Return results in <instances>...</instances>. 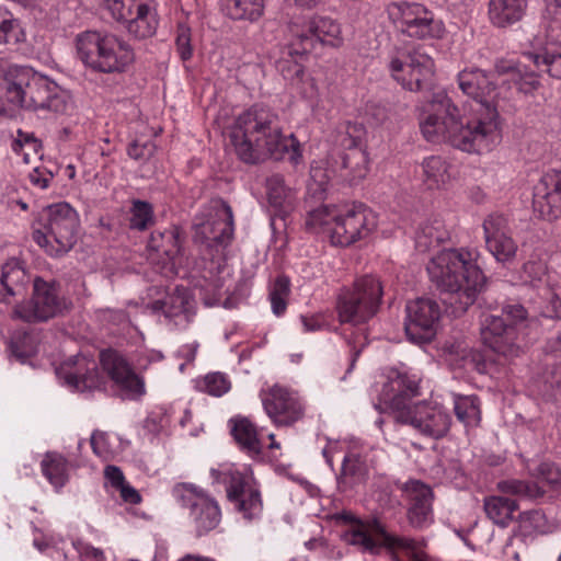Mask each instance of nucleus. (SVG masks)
I'll return each mask as SVG.
<instances>
[{
  "label": "nucleus",
  "instance_id": "obj_16",
  "mask_svg": "<svg viewBox=\"0 0 561 561\" xmlns=\"http://www.w3.org/2000/svg\"><path fill=\"white\" fill-rule=\"evenodd\" d=\"M172 496L182 507L188 510L190 517L199 536L219 525L221 518L219 505L202 488L193 483H178L172 489Z\"/></svg>",
  "mask_w": 561,
  "mask_h": 561
},
{
  "label": "nucleus",
  "instance_id": "obj_37",
  "mask_svg": "<svg viewBox=\"0 0 561 561\" xmlns=\"http://www.w3.org/2000/svg\"><path fill=\"white\" fill-rule=\"evenodd\" d=\"M266 197L275 214H280L291 206L294 192L285 185L280 175H272L266 180Z\"/></svg>",
  "mask_w": 561,
  "mask_h": 561
},
{
  "label": "nucleus",
  "instance_id": "obj_56",
  "mask_svg": "<svg viewBox=\"0 0 561 561\" xmlns=\"http://www.w3.org/2000/svg\"><path fill=\"white\" fill-rule=\"evenodd\" d=\"M156 150V146L151 141L139 144L138 141L131 142L127 148V153L135 160H147Z\"/></svg>",
  "mask_w": 561,
  "mask_h": 561
},
{
  "label": "nucleus",
  "instance_id": "obj_20",
  "mask_svg": "<svg viewBox=\"0 0 561 561\" xmlns=\"http://www.w3.org/2000/svg\"><path fill=\"white\" fill-rule=\"evenodd\" d=\"M404 329L408 339L416 344L430 342L436 334L442 309L428 297L409 301L405 307Z\"/></svg>",
  "mask_w": 561,
  "mask_h": 561
},
{
  "label": "nucleus",
  "instance_id": "obj_62",
  "mask_svg": "<svg viewBox=\"0 0 561 561\" xmlns=\"http://www.w3.org/2000/svg\"><path fill=\"white\" fill-rule=\"evenodd\" d=\"M164 358L163 354L157 350H145L138 354L137 366L139 369H147L150 364L161 362Z\"/></svg>",
  "mask_w": 561,
  "mask_h": 561
},
{
  "label": "nucleus",
  "instance_id": "obj_53",
  "mask_svg": "<svg viewBox=\"0 0 561 561\" xmlns=\"http://www.w3.org/2000/svg\"><path fill=\"white\" fill-rule=\"evenodd\" d=\"M511 77L515 81L517 89L523 93H530L539 85L537 75L534 72H525L524 75L519 69L511 68Z\"/></svg>",
  "mask_w": 561,
  "mask_h": 561
},
{
  "label": "nucleus",
  "instance_id": "obj_39",
  "mask_svg": "<svg viewBox=\"0 0 561 561\" xmlns=\"http://www.w3.org/2000/svg\"><path fill=\"white\" fill-rule=\"evenodd\" d=\"M42 472L56 489H61L68 480V462L61 455L46 454L41 462Z\"/></svg>",
  "mask_w": 561,
  "mask_h": 561
},
{
  "label": "nucleus",
  "instance_id": "obj_26",
  "mask_svg": "<svg viewBox=\"0 0 561 561\" xmlns=\"http://www.w3.org/2000/svg\"><path fill=\"white\" fill-rule=\"evenodd\" d=\"M534 207L547 220L561 217V169L546 172L535 187Z\"/></svg>",
  "mask_w": 561,
  "mask_h": 561
},
{
  "label": "nucleus",
  "instance_id": "obj_59",
  "mask_svg": "<svg viewBox=\"0 0 561 561\" xmlns=\"http://www.w3.org/2000/svg\"><path fill=\"white\" fill-rule=\"evenodd\" d=\"M199 344L198 342L194 341L187 344L182 345L178 352L176 356L180 358H183L185 362L182 363L179 367L181 371H184V367L186 364H191L195 360L197 351H198Z\"/></svg>",
  "mask_w": 561,
  "mask_h": 561
},
{
  "label": "nucleus",
  "instance_id": "obj_6",
  "mask_svg": "<svg viewBox=\"0 0 561 561\" xmlns=\"http://www.w3.org/2000/svg\"><path fill=\"white\" fill-rule=\"evenodd\" d=\"M77 56L85 68L100 73H123L135 62L131 45L113 33L85 31L76 37Z\"/></svg>",
  "mask_w": 561,
  "mask_h": 561
},
{
  "label": "nucleus",
  "instance_id": "obj_43",
  "mask_svg": "<svg viewBox=\"0 0 561 561\" xmlns=\"http://www.w3.org/2000/svg\"><path fill=\"white\" fill-rule=\"evenodd\" d=\"M289 294V278L284 275L278 276L270 289L272 311L275 316L280 317L286 311Z\"/></svg>",
  "mask_w": 561,
  "mask_h": 561
},
{
  "label": "nucleus",
  "instance_id": "obj_25",
  "mask_svg": "<svg viewBox=\"0 0 561 561\" xmlns=\"http://www.w3.org/2000/svg\"><path fill=\"white\" fill-rule=\"evenodd\" d=\"M404 500L408 501V519L415 528H424L433 522V492L419 480H410L402 488Z\"/></svg>",
  "mask_w": 561,
  "mask_h": 561
},
{
  "label": "nucleus",
  "instance_id": "obj_60",
  "mask_svg": "<svg viewBox=\"0 0 561 561\" xmlns=\"http://www.w3.org/2000/svg\"><path fill=\"white\" fill-rule=\"evenodd\" d=\"M523 271L525 280L535 284V282L540 280L545 275L546 268L540 262H527L524 264Z\"/></svg>",
  "mask_w": 561,
  "mask_h": 561
},
{
  "label": "nucleus",
  "instance_id": "obj_7",
  "mask_svg": "<svg viewBox=\"0 0 561 561\" xmlns=\"http://www.w3.org/2000/svg\"><path fill=\"white\" fill-rule=\"evenodd\" d=\"M7 96L12 104L32 111L48 108L56 113L67 111L69 104L59 95L58 85L33 68L12 66L8 73Z\"/></svg>",
  "mask_w": 561,
  "mask_h": 561
},
{
  "label": "nucleus",
  "instance_id": "obj_30",
  "mask_svg": "<svg viewBox=\"0 0 561 561\" xmlns=\"http://www.w3.org/2000/svg\"><path fill=\"white\" fill-rule=\"evenodd\" d=\"M421 168L423 182L430 190L447 188L456 179L454 167L439 156L425 158Z\"/></svg>",
  "mask_w": 561,
  "mask_h": 561
},
{
  "label": "nucleus",
  "instance_id": "obj_51",
  "mask_svg": "<svg viewBox=\"0 0 561 561\" xmlns=\"http://www.w3.org/2000/svg\"><path fill=\"white\" fill-rule=\"evenodd\" d=\"M520 527L527 533H542L545 516L540 511H528L520 514Z\"/></svg>",
  "mask_w": 561,
  "mask_h": 561
},
{
  "label": "nucleus",
  "instance_id": "obj_50",
  "mask_svg": "<svg viewBox=\"0 0 561 561\" xmlns=\"http://www.w3.org/2000/svg\"><path fill=\"white\" fill-rule=\"evenodd\" d=\"M461 367L465 369L484 373L486 368L485 358L482 352L473 348L461 350Z\"/></svg>",
  "mask_w": 561,
  "mask_h": 561
},
{
  "label": "nucleus",
  "instance_id": "obj_41",
  "mask_svg": "<svg viewBox=\"0 0 561 561\" xmlns=\"http://www.w3.org/2000/svg\"><path fill=\"white\" fill-rule=\"evenodd\" d=\"M366 128L357 122H346L340 126L339 142L344 150L366 148Z\"/></svg>",
  "mask_w": 561,
  "mask_h": 561
},
{
  "label": "nucleus",
  "instance_id": "obj_32",
  "mask_svg": "<svg viewBox=\"0 0 561 561\" xmlns=\"http://www.w3.org/2000/svg\"><path fill=\"white\" fill-rule=\"evenodd\" d=\"M231 434L240 448L256 458L261 455L264 443L259 437L254 424L247 417H236L230 420Z\"/></svg>",
  "mask_w": 561,
  "mask_h": 561
},
{
  "label": "nucleus",
  "instance_id": "obj_34",
  "mask_svg": "<svg viewBox=\"0 0 561 561\" xmlns=\"http://www.w3.org/2000/svg\"><path fill=\"white\" fill-rule=\"evenodd\" d=\"M449 238L445 224L439 218L424 221L415 233V247L420 252H426Z\"/></svg>",
  "mask_w": 561,
  "mask_h": 561
},
{
  "label": "nucleus",
  "instance_id": "obj_36",
  "mask_svg": "<svg viewBox=\"0 0 561 561\" xmlns=\"http://www.w3.org/2000/svg\"><path fill=\"white\" fill-rule=\"evenodd\" d=\"M221 10L232 20L254 22L264 12V0H221Z\"/></svg>",
  "mask_w": 561,
  "mask_h": 561
},
{
  "label": "nucleus",
  "instance_id": "obj_9",
  "mask_svg": "<svg viewBox=\"0 0 561 561\" xmlns=\"http://www.w3.org/2000/svg\"><path fill=\"white\" fill-rule=\"evenodd\" d=\"M286 51L293 58H302L318 46L339 48L344 38L334 19L320 14H297L287 23Z\"/></svg>",
  "mask_w": 561,
  "mask_h": 561
},
{
  "label": "nucleus",
  "instance_id": "obj_63",
  "mask_svg": "<svg viewBox=\"0 0 561 561\" xmlns=\"http://www.w3.org/2000/svg\"><path fill=\"white\" fill-rule=\"evenodd\" d=\"M51 180L53 174L46 170L36 168L30 173V182L41 190L47 188Z\"/></svg>",
  "mask_w": 561,
  "mask_h": 561
},
{
  "label": "nucleus",
  "instance_id": "obj_21",
  "mask_svg": "<svg viewBox=\"0 0 561 561\" xmlns=\"http://www.w3.org/2000/svg\"><path fill=\"white\" fill-rule=\"evenodd\" d=\"M65 308L66 302L58 296L56 286L36 278L32 300L18 305L13 314L27 322L46 321L59 314Z\"/></svg>",
  "mask_w": 561,
  "mask_h": 561
},
{
  "label": "nucleus",
  "instance_id": "obj_58",
  "mask_svg": "<svg viewBox=\"0 0 561 561\" xmlns=\"http://www.w3.org/2000/svg\"><path fill=\"white\" fill-rule=\"evenodd\" d=\"M105 485L116 491L126 481L122 470L115 466H107L104 469Z\"/></svg>",
  "mask_w": 561,
  "mask_h": 561
},
{
  "label": "nucleus",
  "instance_id": "obj_52",
  "mask_svg": "<svg viewBox=\"0 0 561 561\" xmlns=\"http://www.w3.org/2000/svg\"><path fill=\"white\" fill-rule=\"evenodd\" d=\"M175 45L182 60H188L192 57L191 28L187 25L179 24Z\"/></svg>",
  "mask_w": 561,
  "mask_h": 561
},
{
  "label": "nucleus",
  "instance_id": "obj_31",
  "mask_svg": "<svg viewBox=\"0 0 561 561\" xmlns=\"http://www.w3.org/2000/svg\"><path fill=\"white\" fill-rule=\"evenodd\" d=\"M153 312L161 311L167 318L183 317L188 321L192 317V298L184 287H176L169 293L164 299L156 300L151 305H147Z\"/></svg>",
  "mask_w": 561,
  "mask_h": 561
},
{
  "label": "nucleus",
  "instance_id": "obj_47",
  "mask_svg": "<svg viewBox=\"0 0 561 561\" xmlns=\"http://www.w3.org/2000/svg\"><path fill=\"white\" fill-rule=\"evenodd\" d=\"M26 38L24 30L16 19L8 18L0 9V44H19Z\"/></svg>",
  "mask_w": 561,
  "mask_h": 561
},
{
  "label": "nucleus",
  "instance_id": "obj_15",
  "mask_svg": "<svg viewBox=\"0 0 561 561\" xmlns=\"http://www.w3.org/2000/svg\"><path fill=\"white\" fill-rule=\"evenodd\" d=\"M391 77L405 90L420 91L435 72L433 58L417 48H397L390 57Z\"/></svg>",
  "mask_w": 561,
  "mask_h": 561
},
{
  "label": "nucleus",
  "instance_id": "obj_55",
  "mask_svg": "<svg viewBox=\"0 0 561 561\" xmlns=\"http://www.w3.org/2000/svg\"><path fill=\"white\" fill-rule=\"evenodd\" d=\"M73 547L80 556L81 561H106L104 551L90 543L77 541L73 542Z\"/></svg>",
  "mask_w": 561,
  "mask_h": 561
},
{
  "label": "nucleus",
  "instance_id": "obj_4",
  "mask_svg": "<svg viewBox=\"0 0 561 561\" xmlns=\"http://www.w3.org/2000/svg\"><path fill=\"white\" fill-rule=\"evenodd\" d=\"M474 249H445L427 264L431 282L442 291L457 295L459 307L465 311L471 306L485 285Z\"/></svg>",
  "mask_w": 561,
  "mask_h": 561
},
{
  "label": "nucleus",
  "instance_id": "obj_45",
  "mask_svg": "<svg viewBox=\"0 0 561 561\" xmlns=\"http://www.w3.org/2000/svg\"><path fill=\"white\" fill-rule=\"evenodd\" d=\"M330 179L331 174L327 169V162L314 161L310 168V181L308 184L309 193L314 197L321 198L328 190Z\"/></svg>",
  "mask_w": 561,
  "mask_h": 561
},
{
  "label": "nucleus",
  "instance_id": "obj_24",
  "mask_svg": "<svg viewBox=\"0 0 561 561\" xmlns=\"http://www.w3.org/2000/svg\"><path fill=\"white\" fill-rule=\"evenodd\" d=\"M485 245L497 262L512 261L517 252V244L508 234L507 220L499 214L489 215L483 221Z\"/></svg>",
  "mask_w": 561,
  "mask_h": 561
},
{
  "label": "nucleus",
  "instance_id": "obj_8",
  "mask_svg": "<svg viewBox=\"0 0 561 561\" xmlns=\"http://www.w3.org/2000/svg\"><path fill=\"white\" fill-rule=\"evenodd\" d=\"M526 309L519 304H506L502 314H485L481 320L482 343L506 358L517 357L522 351L520 340L527 329L535 324Z\"/></svg>",
  "mask_w": 561,
  "mask_h": 561
},
{
  "label": "nucleus",
  "instance_id": "obj_44",
  "mask_svg": "<svg viewBox=\"0 0 561 561\" xmlns=\"http://www.w3.org/2000/svg\"><path fill=\"white\" fill-rule=\"evenodd\" d=\"M118 437L105 432H94L91 436V446L94 454L103 460H111L117 454Z\"/></svg>",
  "mask_w": 561,
  "mask_h": 561
},
{
  "label": "nucleus",
  "instance_id": "obj_49",
  "mask_svg": "<svg viewBox=\"0 0 561 561\" xmlns=\"http://www.w3.org/2000/svg\"><path fill=\"white\" fill-rule=\"evenodd\" d=\"M367 465L357 454L345 455L342 462V476L340 479L353 478L360 481L367 474Z\"/></svg>",
  "mask_w": 561,
  "mask_h": 561
},
{
  "label": "nucleus",
  "instance_id": "obj_35",
  "mask_svg": "<svg viewBox=\"0 0 561 561\" xmlns=\"http://www.w3.org/2000/svg\"><path fill=\"white\" fill-rule=\"evenodd\" d=\"M483 508L495 525L506 527L513 520L518 505L516 501L504 495H490L484 499Z\"/></svg>",
  "mask_w": 561,
  "mask_h": 561
},
{
  "label": "nucleus",
  "instance_id": "obj_14",
  "mask_svg": "<svg viewBox=\"0 0 561 561\" xmlns=\"http://www.w3.org/2000/svg\"><path fill=\"white\" fill-rule=\"evenodd\" d=\"M341 538L346 545L355 546L359 550L370 553H377L381 547L391 552L400 550L414 553L419 550V545L414 539L387 533L377 519L352 523Z\"/></svg>",
  "mask_w": 561,
  "mask_h": 561
},
{
  "label": "nucleus",
  "instance_id": "obj_38",
  "mask_svg": "<svg viewBox=\"0 0 561 561\" xmlns=\"http://www.w3.org/2000/svg\"><path fill=\"white\" fill-rule=\"evenodd\" d=\"M454 411L459 422L466 426H477L481 420L480 401L477 396L453 394Z\"/></svg>",
  "mask_w": 561,
  "mask_h": 561
},
{
  "label": "nucleus",
  "instance_id": "obj_11",
  "mask_svg": "<svg viewBox=\"0 0 561 561\" xmlns=\"http://www.w3.org/2000/svg\"><path fill=\"white\" fill-rule=\"evenodd\" d=\"M383 288L380 280L366 275L356 279L352 287L341 289L336 299V312L341 323L354 327L365 324L378 311Z\"/></svg>",
  "mask_w": 561,
  "mask_h": 561
},
{
  "label": "nucleus",
  "instance_id": "obj_46",
  "mask_svg": "<svg viewBox=\"0 0 561 561\" xmlns=\"http://www.w3.org/2000/svg\"><path fill=\"white\" fill-rule=\"evenodd\" d=\"M497 490L503 494H511L525 497H538L543 491L537 483H529L522 480L510 479L497 483Z\"/></svg>",
  "mask_w": 561,
  "mask_h": 561
},
{
  "label": "nucleus",
  "instance_id": "obj_10",
  "mask_svg": "<svg viewBox=\"0 0 561 561\" xmlns=\"http://www.w3.org/2000/svg\"><path fill=\"white\" fill-rule=\"evenodd\" d=\"M79 216L68 203L47 206L34 227L33 240L49 255L59 256L72 249L77 241Z\"/></svg>",
  "mask_w": 561,
  "mask_h": 561
},
{
  "label": "nucleus",
  "instance_id": "obj_12",
  "mask_svg": "<svg viewBox=\"0 0 561 561\" xmlns=\"http://www.w3.org/2000/svg\"><path fill=\"white\" fill-rule=\"evenodd\" d=\"M210 476L214 482L225 484L229 501L245 519L252 520L261 515L263 507L261 493L249 467L221 465L213 468Z\"/></svg>",
  "mask_w": 561,
  "mask_h": 561
},
{
  "label": "nucleus",
  "instance_id": "obj_33",
  "mask_svg": "<svg viewBox=\"0 0 561 561\" xmlns=\"http://www.w3.org/2000/svg\"><path fill=\"white\" fill-rule=\"evenodd\" d=\"M369 172V157L366 148L344 150L341 156L340 176L350 183L358 182Z\"/></svg>",
  "mask_w": 561,
  "mask_h": 561
},
{
  "label": "nucleus",
  "instance_id": "obj_3",
  "mask_svg": "<svg viewBox=\"0 0 561 561\" xmlns=\"http://www.w3.org/2000/svg\"><path fill=\"white\" fill-rule=\"evenodd\" d=\"M229 139L245 163H259L267 158L279 160L285 153L294 165L302 159L295 136H284L277 115L263 106L255 105L240 114L230 127Z\"/></svg>",
  "mask_w": 561,
  "mask_h": 561
},
{
  "label": "nucleus",
  "instance_id": "obj_48",
  "mask_svg": "<svg viewBox=\"0 0 561 561\" xmlns=\"http://www.w3.org/2000/svg\"><path fill=\"white\" fill-rule=\"evenodd\" d=\"M527 58L533 60L537 68L547 71L552 78L561 79V53L557 49L553 51L546 50L542 54H529Z\"/></svg>",
  "mask_w": 561,
  "mask_h": 561
},
{
  "label": "nucleus",
  "instance_id": "obj_64",
  "mask_svg": "<svg viewBox=\"0 0 561 561\" xmlns=\"http://www.w3.org/2000/svg\"><path fill=\"white\" fill-rule=\"evenodd\" d=\"M101 317L103 320H106L114 325H123L129 322V316L123 310L107 308L101 310Z\"/></svg>",
  "mask_w": 561,
  "mask_h": 561
},
{
  "label": "nucleus",
  "instance_id": "obj_5",
  "mask_svg": "<svg viewBox=\"0 0 561 561\" xmlns=\"http://www.w3.org/2000/svg\"><path fill=\"white\" fill-rule=\"evenodd\" d=\"M375 226L373 213L362 204L322 205L310 210L306 218L308 230L340 247L367 237Z\"/></svg>",
  "mask_w": 561,
  "mask_h": 561
},
{
  "label": "nucleus",
  "instance_id": "obj_54",
  "mask_svg": "<svg viewBox=\"0 0 561 561\" xmlns=\"http://www.w3.org/2000/svg\"><path fill=\"white\" fill-rule=\"evenodd\" d=\"M300 322L306 333L318 332L327 328L328 321L323 312L301 314Z\"/></svg>",
  "mask_w": 561,
  "mask_h": 561
},
{
  "label": "nucleus",
  "instance_id": "obj_29",
  "mask_svg": "<svg viewBox=\"0 0 561 561\" xmlns=\"http://www.w3.org/2000/svg\"><path fill=\"white\" fill-rule=\"evenodd\" d=\"M527 0H489L488 19L496 28H507L526 15Z\"/></svg>",
  "mask_w": 561,
  "mask_h": 561
},
{
  "label": "nucleus",
  "instance_id": "obj_28",
  "mask_svg": "<svg viewBox=\"0 0 561 561\" xmlns=\"http://www.w3.org/2000/svg\"><path fill=\"white\" fill-rule=\"evenodd\" d=\"M30 282L24 263L16 257L9 259L0 272V301L10 302L15 296L25 291Z\"/></svg>",
  "mask_w": 561,
  "mask_h": 561
},
{
  "label": "nucleus",
  "instance_id": "obj_17",
  "mask_svg": "<svg viewBox=\"0 0 561 561\" xmlns=\"http://www.w3.org/2000/svg\"><path fill=\"white\" fill-rule=\"evenodd\" d=\"M106 10L136 38H148L157 32L159 19L152 0H106Z\"/></svg>",
  "mask_w": 561,
  "mask_h": 561
},
{
  "label": "nucleus",
  "instance_id": "obj_57",
  "mask_svg": "<svg viewBox=\"0 0 561 561\" xmlns=\"http://www.w3.org/2000/svg\"><path fill=\"white\" fill-rule=\"evenodd\" d=\"M295 73L297 77H300L302 80L301 92H302L304 96L309 100L317 99L319 93H318V85H317L314 78H312L310 76H306L305 71L301 67H297V69L295 70Z\"/></svg>",
  "mask_w": 561,
  "mask_h": 561
},
{
  "label": "nucleus",
  "instance_id": "obj_27",
  "mask_svg": "<svg viewBox=\"0 0 561 561\" xmlns=\"http://www.w3.org/2000/svg\"><path fill=\"white\" fill-rule=\"evenodd\" d=\"M148 249L154 252L157 259L162 262L167 274H178L179 270L185 265L180 234L176 229L152 233L148 242Z\"/></svg>",
  "mask_w": 561,
  "mask_h": 561
},
{
  "label": "nucleus",
  "instance_id": "obj_19",
  "mask_svg": "<svg viewBox=\"0 0 561 561\" xmlns=\"http://www.w3.org/2000/svg\"><path fill=\"white\" fill-rule=\"evenodd\" d=\"M264 411L277 426H289L302 419L305 402L290 388L274 385L260 393Z\"/></svg>",
  "mask_w": 561,
  "mask_h": 561
},
{
  "label": "nucleus",
  "instance_id": "obj_40",
  "mask_svg": "<svg viewBox=\"0 0 561 561\" xmlns=\"http://www.w3.org/2000/svg\"><path fill=\"white\" fill-rule=\"evenodd\" d=\"M195 388L213 397H221L231 388V381L226 374L214 371L194 380Z\"/></svg>",
  "mask_w": 561,
  "mask_h": 561
},
{
  "label": "nucleus",
  "instance_id": "obj_23",
  "mask_svg": "<svg viewBox=\"0 0 561 561\" xmlns=\"http://www.w3.org/2000/svg\"><path fill=\"white\" fill-rule=\"evenodd\" d=\"M57 375L71 391L90 392L100 390L104 386V379L98 371L96 363L82 355L65 362L57 369Z\"/></svg>",
  "mask_w": 561,
  "mask_h": 561
},
{
  "label": "nucleus",
  "instance_id": "obj_1",
  "mask_svg": "<svg viewBox=\"0 0 561 561\" xmlns=\"http://www.w3.org/2000/svg\"><path fill=\"white\" fill-rule=\"evenodd\" d=\"M458 84L476 102L474 114L461 115L448 94L438 90L420 118L421 133L430 142H447L465 152L489 151L499 140V93L494 81L485 71L472 67L458 73Z\"/></svg>",
  "mask_w": 561,
  "mask_h": 561
},
{
  "label": "nucleus",
  "instance_id": "obj_2",
  "mask_svg": "<svg viewBox=\"0 0 561 561\" xmlns=\"http://www.w3.org/2000/svg\"><path fill=\"white\" fill-rule=\"evenodd\" d=\"M419 388V379L415 376L390 369L376 409L390 411L397 423L410 426L423 437L443 438L450 430L451 414L445 405L433 400L409 404L410 399L420 394Z\"/></svg>",
  "mask_w": 561,
  "mask_h": 561
},
{
  "label": "nucleus",
  "instance_id": "obj_13",
  "mask_svg": "<svg viewBox=\"0 0 561 561\" xmlns=\"http://www.w3.org/2000/svg\"><path fill=\"white\" fill-rule=\"evenodd\" d=\"M387 14L396 28L411 38L439 39L446 32L443 20L419 2H392L387 7Z\"/></svg>",
  "mask_w": 561,
  "mask_h": 561
},
{
  "label": "nucleus",
  "instance_id": "obj_61",
  "mask_svg": "<svg viewBox=\"0 0 561 561\" xmlns=\"http://www.w3.org/2000/svg\"><path fill=\"white\" fill-rule=\"evenodd\" d=\"M548 351L556 354V357L560 359L557 368L552 371L553 382L561 386V333L549 341Z\"/></svg>",
  "mask_w": 561,
  "mask_h": 561
},
{
  "label": "nucleus",
  "instance_id": "obj_42",
  "mask_svg": "<svg viewBox=\"0 0 561 561\" xmlns=\"http://www.w3.org/2000/svg\"><path fill=\"white\" fill-rule=\"evenodd\" d=\"M154 221L152 205L148 202L134 199L129 208V227L146 230Z\"/></svg>",
  "mask_w": 561,
  "mask_h": 561
},
{
  "label": "nucleus",
  "instance_id": "obj_18",
  "mask_svg": "<svg viewBox=\"0 0 561 561\" xmlns=\"http://www.w3.org/2000/svg\"><path fill=\"white\" fill-rule=\"evenodd\" d=\"M196 241L213 244H227L233 236V215L231 207L222 201H216L205 208L194 220Z\"/></svg>",
  "mask_w": 561,
  "mask_h": 561
},
{
  "label": "nucleus",
  "instance_id": "obj_22",
  "mask_svg": "<svg viewBox=\"0 0 561 561\" xmlns=\"http://www.w3.org/2000/svg\"><path fill=\"white\" fill-rule=\"evenodd\" d=\"M102 368L124 398L138 399L146 392L145 381L123 355L113 350L101 352Z\"/></svg>",
  "mask_w": 561,
  "mask_h": 561
}]
</instances>
